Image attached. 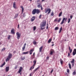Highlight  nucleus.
I'll return each mask as SVG.
<instances>
[{
    "instance_id": "obj_22",
    "label": "nucleus",
    "mask_w": 76,
    "mask_h": 76,
    "mask_svg": "<svg viewBox=\"0 0 76 76\" xmlns=\"http://www.w3.org/2000/svg\"><path fill=\"white\" fill-rule=\"evenodd\" d=\"M52 41V39H49L48 40V43H50Z\"/></svg>"
},
{
    "instance_id": "obj_59",
    "label": "nucleus",
    "mask_w": 76,
    "mask_h": 76,
    "mask_svg": "<svg viewBox=\"0 0 76 76\" xmlns=\"http://www.w3.org/2000/svg\"><path fill=\"white\" fill-rule=\"evenodd\" d=\"M54 45V44H53L52 45V46H53Z\"/></svg>"
},
{
    "instance_id": "obj_56",
    "label": "nucleus",
    "mask_w": 76,
    "mask_h": 76,
    "mask_svg": "<svg viewBox=\"0 0 76 76\" xmlns=\"http://www.w3.org/2000/svg\"><path fill=\"white\" fill-rule=\"evenodd\" d=\"M32 74H30L29 75V76H31Z\"/></svg>"
},
{
    "instance_id": "obj_7",
    "label": "nucleus",
    "mask_w": 76,
    "mask_h": 76,
    "mask_svg": "<svg viewBox=\"0 0 76 76\" xmlns=\"http://www.w3.org/2000/svg\"><path fill=\"white\" fill-rule=\"evenodd\" d=\"M16 35H17V39H19L21 36V34H19V33L18 32L16 33Z\"/></svg>"
},
{
    "instance_id": "obj_38",
    "label": "nucleus",
    "mask_w": 76,
    "mask_h": 76,
    "mask_svg": "<svg viewBox=\"0 0 76 76\" xmlns=\"http://www.w3.org/2000/svg\"><path fill=\"white\" fill-rule=\"evenodd\" d=\"M72 75H76V71H74L72 73Z\"/></svg>"
},
{
    "instance_id": "obj_50",
    "label": "nucleus",
    "mask_w": 76,
    "mask_h": 76,
    "mask_svg": "<svg viewBox=\"0 0 76 76\" xmlns=\"http://www.w3.org/2000/svg\"><path fill=\"white\" fill-rule=\"evenodd\" d=\"M70 56V53H68V56Z\"/></svg>"
},
{
    "instance_id": "obj_16",
    "label": "nucleus",
    "mask_w": 76,
    "mask_h": 76,
    "mask_svg": "<svg viewBox=\"0 0 76 76\" xmlns=\"http://www.w3.org/2000/svg\"><path fill=\"white\" fill-rule=\"evenodd\" d=\"M35 57V53H34L33 55H32L31 59L34 58Z\"/></svg>"
},
{
    "instance_id": "obj_12",
    "label": "nucleus",
    "mask_w": 76,
    "mask_h": 76,
    "mask_svg": "<svg viewBox=\"0 0 76 76\" xmlns=\"http://www.w3.org/2000/svg\"><path fill=\"white\" fill-rule=\"evenodd\" d=\"M36 18L35 16H33L31 19V21L33 22L35 19Z\"/></svg>"
},
{
    "instance_id": "obj_39",
    "label": "nucleus",
    "mask_w": 76,
    "mask_h": 76,
    "mask_svg": "<svg viewBox=\"0 0 76 76\" xmlns=\"http://www.w3.org/2000/svg\"><path fill=\"white\" fill-rule=\"evenodd\" d=\"M71 21V19L70 18H69L68 20V23H69Z\"/></svg>"
},
{
    "instance_id": "obj_64",
    "label": "nucleus",
    "mask_w": 76,
    "mask_h": 76,
    "mask_svg": "<svg viewBox=\"0 0 76 76\" xmlns=\"http://www.w3.org/2000/svg\"><path fill=\"white\" fill-rule=\"evenodd\" d=\"M44 76V75H42V76Z\"/></svg>"
},
{
    "instance_id": "obj_61",
    "label": "nucleus",
    "mask_w": 76,
    "mask_h": 76,
    "mask_svg": "<svg viewBox=\"0 0 76 76\" xmlns=\"http://www.w3.org/2000/svg\"><path fill=\"white\" fill-rule=\"evenodd\" d=\"M29 1H32V0H29Z\"/></svg>"
},
{
    "instance_id": "obj_15",
    "label": "nucleus",
    "mask_w": 76,
    "mask_h": 76,
    "mask_svg": "<svg viewBox=\"0 0 76 76\" xmlns=\"http://www.w3.org/2000/svg\"><path fill=\"white\" fill-rule=\"evenodd\" d=\"M9 70V67H7L5 68V70L6 72H7Z\"/></svg>"
},
{
    "instance_id": "obj_20",
    "label": "nucleus",
    "mask_w": 76,
    "mask_h": 76,
    "mask_svg": "<svg viewBox=\"0 0 76 76\" xmlns=\"http://www.w3.org/2000/svg\"><path fill=\"white\" fill-rule=\"evenodd\" d=\"M5 64H6L5 62H4V63L3 64H2L0 66V67H3L4 65H5Z\"/></svg>"
},
{
    "instance_id": "obj_33",
    "label": "nucleus",
    "mask_w": 76,
    "mask_h": 76,
    "mask_svg": "<svg viewBox=\"0 0 76 76\" xmlns=\"http://www.w3.org/2000/svg\"><path fill=\"white\" fill-rule=\"evenodd\" d=\"M62 14V12H61L59 14V15H58V16H59V17H60V16H61Z\"/></svg>"
},
{
    "instance_id": "obj_29",
    "label": "nucleus",
    "mask_w": 76,
    "mask_h": 76,
    "mask_svg": "<svg viewBox=\"0 0 76 76\" xmlns=\"http://www.w3.org/2000/svg\"><path fill=\"white\" fill-rule=\"evenodd\" d=\"M26 57L25 56H24L23 58H21V59L22 60H23L25 59Z\"/></svg>"
},
{
    "instance_id": "obj_28",
    "label": "nucleus",
    "mask_w": 76,
    "mask_h": 76,
    "mask_svg": "<svg viewBox=\"0 0 76 76\" xmlns=\"http://www.w3.org/2000/svg\"><path fill=\"white\" fill-rule=\"evenodd\" d=\"M42 5H41V4H39V5H38L37 6V7L38 8H40L42 7Z\"/></svg>"
},
{
    "instance_id": "obj_53",
    "label": "nucleus",
    "mask_w": 76,
    "mask_h": 76,
    "mask_svg": "<svg viewBox=\"0 0 76 76\" xmlns=\"http://www.w3.org/2000/svg\"><path fill=\"white\" fill-rule=\"evenodd\" d=\"M41 7V10H42L43 9V8H42V6Z\"/></svg>"
},
{
    "instance_id": "obj_30",
    "label": "nucleus",
    "mask_w": 76,
    "mask_h": 76,
    "mask_svg": "<svg viewBox=\"0 0 76 76\" xmlns=\"http://www.w3.org/2000/svg\"><path fill=\"white\" fill-rule=\"evenodd\" d=\"M33 44L34 45H36L37 44V42H36L35 41H34V42H33Z\"/></svg>"
},
{
    "instance_id": "obj_52",
    "label": "nucleus",
    "mask_w": 76,
    "mask_h": 76,
    "mask_svg": "<svg viewBox=\"0 0 76 76\" xmlns=\"http://www.w3.org/2000/svg\"><path fill=\"white\" fill-rule=\"evenodd\" d=\"M26 43L24 44V45L23 46H26Z\"/></svg>"
},
{
    "instance_id": "obj_19",
    "label": "nucleus",
    "mask_w": 76,
    "mask_h": 76,
    "mask_svg": "<svg viewBox=\"0 0 76 76\" xmlns=\"http://www.w3.org/2000/svg\"><path fill=\"white\" fill-rule=\"evenodd\" d=\"M69 50H70V53H71L72 51V49H71L70 47H69Z\"/></svg>"
},
{
    "instance_id": "obj_57",
    "label": "nucleus",
    "mask_w": 76,
    "mask_h": 76,
    "mask_svg": "<svg viewBox=\"0 0 76 76\" xmlns=\"http://www.w3.org/2000/svg\"><path fill=\"white\" fill-rule=\"evenodd\" d=\"M24 14H25V13H23V17H25V16H24Z\"/></svg>"
},
{
    "instance_id": "obj_45",
    "label": "nucleus",
    "mask_w": 76,
    "mask_h": 76,
    "mask_svg": "<svg viewBox=\"0 0 76 76\" xmlns=\"http://www.w3.org/2000/svg\"><path fill=\"white\" fill-rule=\"evenodd\" d=\"M75 63H72V67H73L74 66Z\"/></svg>"
},
{
    "instance_id": "obj_54",
    "label": "nucleus",
    "mask_w": 76,
    "mask_h": 76,
    "mask_svg": "<svg viewBox=\"0 0 76 76\" xmlns=\"http://www.w3.org/2000/svg\"><path fill=\"white\" fill-rule=\"evenodd\" d=\"M49 58V57H47V59H48Z\"/></svg>"
},
{
    "instance_id": "obj_43",
    "label": "nucleus",
    "mask_w": 76,
    "mask_h": 76,
    "mask_svg": "<svg viewBox=\"0 0 76 76\" xmlns=\"http://www.w3.org/2000/svg\"><path fill=\"white\" fill-rule=\"evenodd\" d=\"M11 38V36L10 35H9L8 36V39H10Z\"/></svg>"
},
{
    "instance_id": "obj_58",
    "label": "nucleus",
    "mask_w": 76,
    "mask_h": 76,
    "mask_svg": "<svg viewBox=\"0 0 76 76\" xmlns=\"http://www.w3.org/2000/svg\"><path fill=\"white\" fill-rule=\"evenodd\" d=\"M48 26H47L46 29H48Z\"/></svg>"
},
{
    "instance_id": "obj_9",
    "label": "nucleus",
    "mask_w": 76,
    "mask_h": 76,
    "mask_svg": "<svg viewBox=\"0 0 76 76\" xmlns=\"http://www.w3.org/2000/svg\"><path fill=\"white\" fill-rule=\"evenodd\" d=\"M61 18H59L58 20L57 18H56L55 20H54V21L55 22H58L59 23L61 21Z\"/></svg>"
},
{
    "instance_id": "obj_10",
    "label": "nucleus",
    "mask_w": 76,
    "mask_h": 76,
    "mask_svg": "<svg viewBox=\"0 0 76 76\" xmlns=\"http://www.w3.org/2000/svg\"><path fill=\"white\" fill-rule=\"evenodd\" d=\"M76 54V49H75L72 52V55L73 56H75Z\"/></svg>"
},
{
    "instance_id": "obj_6",
    "label": "nucleus",
    "mask_w": 76,
    "mask_h": 76,
    "mask_svg": "<svg viewBox=\"0 0 76 76\" xmlns=\"http://www.w3.org/2000/svg\"><path fill=\"white\" fill-rule=\"evenodd\" d=\"M23 69V68L22 67H20V69H19L18 71V73H20V75H22V74L20 72H21V71H22V70Z\"/></svg>"
},
{
    "instance_id": "obj_2",
    "label": "nucleus",
    "mask_w": 76,
    "mask_h": 76,
    "mask_svg": "<svg viewBox=\"0 0 76 76\" xmlns=\"http://www.w3.org/2000/svg\"><path fill=\"white\" fill-rule=\"evenodd\" d=\"M46 22H42L40 24L41 29L43 30L45 29V28H42L44 27L45 26Z\"/></svg>"
},
{
    "instance_id": "obj_37",
    "label": "nucleus",
    "mask_w": 76,
    "mask_h": 76,
    "mask_svg": "<svg viewBox=\"0 0 76 76\" xmlns=\"http://www.w3.org/2000/svg\"><path fill=\"white\" fill-rule=\"evenodd\" d=\"M26 48V46H23V47L22 48V51H24Z\"/></svg>"
},
{
    "instance_id": "obj_48",
    "label": "nucleus",
    "mask_w": 76,
    "mask_h": 76,
    "mask_svg": "<svg viewBox=\"0 0 76 76\" xmlns=\"http://www.w3.org/2000/svg\"><path fill=\"white\" fill-rule=\"evenodd\" d=\"M18 66H15V69H17V68H18Z\"/></svg>"
},
{
    "instance_id": "obj_41",
    "label": "nucleus",
    "mask_w": 76,
    "mask_h": 76,
    "mask_svg": "<svg viewBox=\"0 0 76 76\" xmlns=\"http://www.w3.org/2000/svg\"><path fill=\"white\" fill-rule=\"evenodd\" d=\"M63 62H64V61L62 60H61L60 61V63L61 65L63 64Z\"/></svg>"
},
{
    "instance_id": "obj_18",
    "label": "nucleus",
    "mask_w": 76,
    "mask_h": 76,
    "mask_svg": "<svg viewBox=\"0 0 76 76\" xmlns=\"http://www.w3.org/2000/svg\"><path fill=\"white\" fill-rule=\"evenodd\" d=\"M33 63H34V64L33 65V66H34L36 65V64L37 63V61L36 60H34L33 61Z\"/></svg>"
},
{
    "instance_id": "obj_17",
    "label": "nucleus",
    "mask_w": 76,
    "mask_h": 76,
    "mask_svg": "<svg viewBox=\"0 0 76 76\" xmlns=\"http://www.w3.org/2000/svg\"><path fill=\"white\" fill-rule=\"evenodd\" d=\"M21 8H22V13H21V14H23V12H24V9L23 7L22 6L21 7Z\"/></svg>"
},
{
    "instance_id": "obj_27",
    "label": "nucleus",
    "mask_w": 76,
    "mask_h": 76,
    "mask_svg": "<svg viewBox=\"0 0 76 76\" xmlns=\"http://www.w3.org/2000/svg\"><path fill=\"white\" fill-rule=\"evenodd\" d=\"M68 65H69V68L70 69H71L72 68L71 64H70V63H69V64Z\"/></svg>"
},
{
    "instance_id": "obj_4",
    "label": "nucleus",
    "mask_w": 76,
    "mask_h": 76,
    "mask_svg": "<svg viewBox=\"0 0 76 76\" xmlns=\"http://www.w3.org/2000/svg\"><path fill=\"white\" fill-rule=\"evenodd\" d=\"M48 12V14H49L51 12V9L50 8H45V13H47Z\"/></svg>"
},
{
    "instance_id": "obj_40",
    "label": "nucleus",
    "mask_w": 76,
    "mask_h": 76,
    "mask_svg": "<svg viewBox=\"0 0 76 76\" xmlns=\"http://www.w3.org/2000/svg\"><path fill=\"white\" fill-rule=\"evenodd\" d=\"M6 49V48H3L2 50H1V51H4V50H5Z\"/></svg>"
},
{
    "instance_id": "obj_21",
    "label": "nucleus",
    "mask_w": 76,
    "mask_h": 76,
    "mask_svg": "<svg viewBox=\"0 0 76 76\" xmlns=\"http://www.w3.org/2000/svg\"><path fill=\"white\" fill-rule=\"evenodd\" d=\"M34 66H33V65L32 66H31L29 69V70H31V69H34Z\"/></svg>"
},
{
    "instance_id": "obj_14",
    "label": "nucleus",
    "mask_w": 76,
    "mask_h": 76,
    "mask_svg": "<svg viewBox=\"0 0 76 76\" xmlns=\"http://www.w3.org/2000/svg\"><path fill=\"white\" fill-rule=\"evenodd\" d=\"M34 51V50L33 49H32L30 50L29 51V53L30 55H31L32 54L33 52V51Z\"/></svg>"
},
{
    "instance_id": "obj_55",
    "label": "nucleus",
    "mask_w": 76,
    "mask_h": 76,
    "mask_svg": "<svg viewBox=\"0 0 76 76\" xmlns=\"http://www.w3.org/2000/svg\"><path fill=\"white\" fill-rule=\"evenodd\" d=\"M16 53V51H14V52H13L14 53Z\"/></svg>"
},
{
    "instance_id": "obj_35",
    "label": "nucleus",
    "mask_w": 76,
    "mask_h": 76,
    "mask_svg": "<svg viewBox=\"0 0 76 76\" xmlns=\"http://www.w3.org/2000/svg\"><path fill=\"white\" fill-rule=\"evenodd\" d=\"M37 28L36 26H34L33 27V31H35L36 29Z\"/></svg>"
},
{
    "instance_id": "obj_51",
    "label": "nucleus",
    "mask_w": 76,
    "mask_h": 76,
    "mask_svg": "<svg viewBox=\"0 0 76 76\" xmlns=\"http://www.w3.org/2000/svg\"><path fill=\"white\" fill-rule=\"evenodd\" d=\"M19 26H20V25L19 24H18V28H19Z\"/></svg>"
},
{
    "instance_id": "obj_60",
    "label": "nucleus",
    "mask_w": 76,
    "mask_h": 76,
    "mask_svg": "<svg viewBox=\"0 0 76 76\" xmlns=\"http://www.w3.org/2000/svg\"><path fill=\"white\" fill-rule=\"evenodd\" d=\"M45 1V0H42V1Z\"/></svg>"
},
{
    "instance_id": "obj_42",
    "label": "nucleus",
    "mask_w": 76,
    "mask_h": 76,
    "mask_svg": "<svg viewBox=\"0 0 76 76\" xmlns=\"http://www.w3.org/2000/svg\"><path fill=\"white\" fill-rule=\"evenodd\" d=\"M40 1V0H38L37 1V4H39V2Z\"/></svg>"
},
{
    "instance_id": "obj_24",
    "label": "nucleus",
    "mask_w": 76,
    "mask_h": 76,
    "mask_svg": "<svg viewBox=\"0 0 76 76\" xmlns=\"http://www.w3.org/2000/svg\"><path fill=\"white\" fill-rule=\"evenodd\" d=\"M40 67L39 66L36 69H35L34 70V71L35 72H36V71H37L38 69L39 68H40Z\"/></svg>"
},
{
    "instance_id": "obj_8",
    "label": "nucleus",
    "mask_w": 76,
    "mask_h": 76,
    "mask_svg": "<svg viewBox=\"0 0 76 76\" xmlns=\"http://www.w3.org/2000/svg\"><path fill=\"white\" fill-rule=\"evenodd\" d=\"M54 52L55 51L54 50L52 49H51L50 52V55H52Z\"/></svg>"
},
{
    "instance_id": "obj_3",
    "label": "nucleus",
    "mask_w": 76,
    "mask_h": 76,
    "mask_svg": "<svg viewBox=\"0 0 76 76\" xmlns=\"http://www.w3.org/2000/svg\"><path fill=\"white\" fill-rule=\"evenodd\" d=\"M12 54L11 53H9L8 56V57L5 60L6 62H7V61H9L10 59L12 57Z\"/></svg>"
},
{
    "instance_id": "obj_32",
    "label": "nucleus",
    "mask_w": 76,
    "mask_h": 76,
    "mask_svg": "<svg viewBox=\"0 0 76 76\" xmlns=\"http://www.w3.org/2000/svg\"><path fill=\"white\" fill-rule=\"evenodd\" d=\"M28 53H29L28 51L26 52H23V53H22V54H28Z\"/></svg>"
},
{
    "instance_id": "obj_44",
    "label": "nucleus",
    "mask_w": 76,
    "mask_h": 76,
    "mask_svg": "<svg viewBox=\"0 0 76 76\" xmlns=\"http://www.w3.org/2000/svg\"><path fill=\"white\" fill-rule=\"evenodd\" d=\"M67 72L68 73L69 72V69H67Z\"/></svg>"
},
{
    "instance_id": "obj_23",
    "label": "nucleus",
    "mask_w": 76,
    "mask_h": 76,
    "mask_svg": "<svg viewBox=\"0 0 76 76\" xmlns=\"http://www.w3.org/2000/svg\"><path fill=\"white\" fill-rule=\"evenodd\" d=\"M43 47L42 46L40 48H39V52H41L42 49H43Z\"/></svg>"
},
{
    "instance_id": "obj_1",
    "label": "nucleus",
    "mask_w": 76,
    "mask_h": 76,
    "mask_svg": "<svg viewBox=\"0 0 76 76\" xmlns=\"http://www.w3.org/2000/svg\"><path fill=\"white\" fill-rule=\"evenodd\" d=\"M40 12V11L39 10H38V9H34L33 10L32 12V13L33 15H35L36 13L37 14H39Z\"/></svg>"
},
{
    "instance_id": "obj_25",
    "label": "nucleus",
    "mask_w": 76,
    "mask_h": 76,
    "mask_svg": "<svg viewBox=\"0 0 76 76\" xmlns=\"http://www.w3.org/2000/svg\"><path fill=\"white\" fill-rule=\"evenodd\" d=\"M62 30V27H61L59 31V33H61V31Z\"/></svg>"
},
{
    "instance_id": "obj_36",
    "label": "nucleus",
    "mask_w": 76,
    "mask_h": 76,
    "mask_svg": "<svg viewBox=\"0 0 76 76\" xmlns=\"http://www.w3.org/2000/svg\"><path fill=\"white\" fill-rule=\"evenodd\" d=\"M54 15V12L53 11H52V13L51 14V15L52 16H53Z\"/></svg>"
},
{
    "instance_id": "obj_63",
    "label": "nucleus",
    "mask_w": 76,
    "mask_h": 76,
    "mask_svg": "<svg viewBox=\"0 0 76 76\" xmlns=\"http://www.w3.org/2000/svg\"><path fill=\"white\" fill-rule=\"evenodd\" d=\"M1 42L0 43V45H1Z\"/></svg>"
},
{
    "instance_id": "obj_31",
    "label": "nucleus",
    "mask_w": 76,
    "mask_h": 76,
    "mask_svg": "<svg viewBox=\"0 0 76 76\" xmlns=\"http://www.w3.org/2000/svg\"><path fill=\"white\" fill-rule=\"evenodd\" d=\"M71 63H75V59H72V61H71Z\"/></svg>"
},
{
    "instance_id": "obj_47",
    "label": "nucleus",
    "mask_w": 76,
    "mask_h": 76,
    "mask_svg": "<svg viewBox=\"0 0 76 76\" xmlns=\"http://www.w3.org/2000/svg\"><path fill=\"white\" fill-rule=\"evenodd\" d=\"M73 17V16H72V15L70 16V18L71 19H72Z\"/></svg>"
},
{
    "instance_id": "obj_46",
    "label": "nucleus",
    "mask_w": 76,
    "mask_h": 76,
    "mask_svg": "<svg viewBox=\"0 0 76 76\" xmlns=\"http://www.w3.org/2000/svg\"><path fill=\"white\" fill-rule=\"evenodd\" d=\"M53 69H52V70L51 71V72H50V73H53Z\"/></svg>"
},
{
    "instance_id": "obj_62",
    "label": "nucleus",
    "mask_w": 76,
    "mask_h": 76,
    "mask_svg": "<svg viewBox=\"0 0 76 76\" xmlns=\"http://www.w3.org/2000/svg\"><path fill=\"white\" fill-rule=\"evenodd\" d=\"M51 43H54V42H51Z\"/></svg>"
},
{
    "instance_id": "obj_26",
    "label": "nucleus",
    "mask_w": 76,
    "mask_h": 76,
    "mask_svg": "<svg viewBox=\"0 0 76 76\" xmlns=\"http://www.w3.org/2000/svg\"><path fill=\"white\" fill-rule=\"evenodd\" d=\"M18 15H19L18 14H15V17H14L15 18H17L18 16Z\"/></svg>"
},
{
    "instance_id": "obj_49",
    "label": "nucleus",
    "mask_w": 76,
    "mask_h": 76,
    "mask_svg": "<svg viewBox=\"0 0 76 76\" xmlns=\"http://www.w3.org/2000/svg\"><path fill=\"white\" fill-rule=\"evenodd\" d=\"M41 17H42V15H40L39 16V18L40 19L41 18Z\"/></svg>"
},
{
    "instance_id": "obj_13",
    "label": "nucleus",
    "mask_w": 76,
    "mask_h": 76,
    "mask_svg": "<svg viewBox=\"0 0 76 76\" xmlns=\"http://www.w3.org/2000/svg\"><path fill=\"white\" fill-rule=\"evenodd\" d=\"M13 6L14 8L15 9L17 8V7H16V2H14L13 5Z\"/></svg>"
},
{
    "instance_id": "obj_5",
    "label": "nucleus",
    "mask_w": 76,
    "mask_h": 76,
    "mask_svg": "<svg viewBox=\"0 0 76 76\" xmlns=\"http://www.w3.org/2000/svg\"><path fill=\"white\" fill-rule=\"evenodd\" d=\"M67 18H63L62 21H61V23H60V24L61 25L63 24L64 23V20L65 21H66L67 20Z\"/></svg>"
},
{
    "instance_id": "obj_11",
    "label": "nucleus",
    "mask_w": 76,
    "mask_h": 76,
    "mask_svg": "<svg viewBox=\"0 0 76 76\" xmlns=\"http://www.w3.org/2000/svg\"><path fill=\"white\" fill-rule=\"evenodd\" d=\"M11 32L12 34H15V33L14 29H12L11 30Z\"/></svg>"
},
{
    "instance_id": "obj_34",
    "label": "nucleus",
    "mask_w": 76,
    "mask_h": 76,
    "mask_svg": "<svg viewBox=\"0 0 76 76\" xmlns=\"http://www.w3.org/2000/svg\"><path fill=\"white\" fill-rule=\"evenodd\" d=\"M58 29H59V28L58 27H55L54 30L56 31H57L58 30Z\"/></svg>"
}]
</instances>
